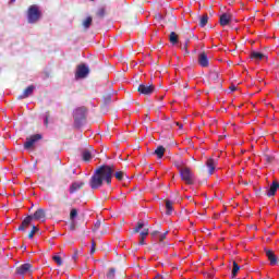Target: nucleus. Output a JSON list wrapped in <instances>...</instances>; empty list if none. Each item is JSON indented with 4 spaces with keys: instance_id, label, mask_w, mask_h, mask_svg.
<instances>
[{
    "instance_id": "1",
    "label": "nucleus",
    "mask_w": 279,
    "mask_h": 279,
    "mask_svg": "<svg viewBox=\"0 0 279 279\" xmlns=\"http://www.w3.org/2000/svg\"><path fill=\"white\" fill-rule=\"evenodd\" d=\"M112 175H114V165H102L98 167L89 180V186L94 191L101 189L104 182L112 184Z\"/></svg>"
},
{
    "instance_id": "2",
    "label": "nucleus",
    "mask_w": 279,
    "mask_h": 279,
    "mask_svg": "<svg viewBox=\"0 0 279 279\" xmlns=\"http://www.w3.org/2000/svg\"><path fill=\"white\" fill-rule=\"evenodd\" d=\"M26 16H27V23H29L31 25H34L38 23L40 19H43V11H40V7H38V4H32L27 9Z\"/></svg>"
},
{
    "instance_id": "3",
    "label": "nucleus",
    "mask_w": 279,
    "mask_h": 279,
    "mask_svg": "<svg viewBox=\"0 0 279 279\" xmlns=\"http://www.w3.org/2000/svg\"><path fill=\"white\" fill-rule=\"evenodd\" d=\"M179 175L185 184L193 185L195 184V174L193 171H191V168L184 167V168H179Z\"/></svg>"
},
{
    "instance_id": "4",
    "label": "nucleus",
    "mask_w": 279,
    "mask_h": 279,
    "mask_svg": "<svg viewBox=\"0 0 279 279\" xmlns=\"http://www.w3.org/2000/svg\"><path fill=\"white\" fill-rule=\"evenodd\" d=\"M86 112H88L86 107H78L77 109H75L74 121H75L76 125H80L82 123V121H84V119H86Z\"/></svg>"
},
{
    "instance_id": "5",
    "label": "nucleus",
    "mask_w": 279,
    "mask_h": 279,
    "mask_svg": "<svg viewBox=\"0 0 279 279\" xmlns=\"http://www.w3.org/2000/svg\"><path fill=\"white\" fill-rule=\"evenodd\" d=\"M88 73H90V70L86 64H78L75 72L76 80H84L85 77H88Z\"/></svg>"
},
{
    "instance_id": "6",
    "label": "nucleus",
    "mask_w": 279,
    "mask_h": 279,
    "mask_svg": "<svg viewBox=\"0 0 279 279\" xmlns=\"http://www.w3.org/2000/svg\"><path fill=\"white\" fill-rule=\"evenodd\" d=\"M41 138L43 135L40 134H35L26 138V142L24 143V149H32V147H34V144L38 143V141H40Z\"/></svg>"
},
{
    "instance_id": "7",
    "label": "nucleus",
    "mask_w": 279,
    "mask_h": 279,
    "mask_svg": "<svg viewBox=\"0 0 279 279\" xmlns=\"http://www.w3.org/2000/svg\"><path fill=\"white\" fill-rule=\"evenodd\" d=\"M34 266L29 263L22 264L20 267L16 268V274L19 276H25L27 274H32Z\"/></svg>"
},
{
    "instance_id": "8",
    "label": "nucleus",
    "mask_w": 279,
    "mask_h": 279,
    "mask_svg": "<svg viewBox=\"0 0 279 279\" xmlns=\"http://www.w3.org/2000/svg\"><path fill=\"white\" fill-rule=\"evenodd\" d=\"M137 90H138V93H141V95H151L154 93V90H156V86L141 84L138 86Z\"/></svg>"
},
{
    "instance_id": "9",
    "label": "nucleus",
    "mask_w": 279,
    "mask_h": 279,
    "mask_svg": "<svg viewBox=\"0 0 279 279\" xmlns=\"http://www.w3.org/2000/svg\"><path fill=\"white\" fill-rule=\"evenodd\" d=\"M31 217H33V220L35 219L36 221H45V219H47V211H45L43 208H39Z\"/></svg>"
},
{
    "instance_id": "10",
    "label": "nucleus",
    "mask_w": 279,
    "mask_h": 279,
    "mask_svg": "<svg viewBox=\"0 0 279 279\" xmlns=\"http://www.w3.org/2000/svg\"><path fill=\"white\" fill-rule=\"evenodd\" d=\"M32 221H34V217L32 216H27L26 218H24V220L22 221L21 226L17 228V230L20 232H25L27 230V228H29Z\"/></svg>"
},
{
    "instance_id": "11",
    "label": "nucleus",
    "mask_w": 279,
    "mask_h": 279,
    "mask_svg": "<svg viewBox=\"0 0 279 279\" xmlns=\"http://www.w3.org/2000/svg\"><path fill=\"white\" fill-rule=\"evenodd\" d=\"M198 64L203 69H207V66H209L208 54L206 52L203 51L198 54Z\"/></svg>"
},
{
    "instance_id": "12",
    "label": "nucleus",
    "mask_w": 279,
    "mask_h": 279,
    "mask_svg": "<svg viewBox=\"0 0 279 279\" xmlns=\"http://www.w3.org/2000/svg\"><path fill=\"white\" fill-rule=\"evenodd\" d=\"M268 260L270 262V265H278V257L276 256V254L269 250V248H265L264 250Z\"/></svg>"
},
{
    "instance_id": "13",
    "label": "nucleus",
    "mask_w": 279,
    "mask_h": 279,
    "mask_svg": "<svg viewBox=\"0 0 279 279\" xmlns=\"http://www.w3.org/2000/svg\"><path fill=\"white\" fill-rule=\"evenodd\" d=\"M34 90H36V86L29 85L24 89L23 94L17 97V99H27V97L34 95Z\"/></svg>"
},
{
    "instance_id": "14",
    "label": "nucleus",
    "mask_w": 279,
    "mask_h": 279,
    "mask_svg": "<svg viewBox=\"0 0 279 279\" xmlns=\"http://www.w3.org/2000/svg\"><path fill=\"white\" fill-rule=\"evenodd\" d=\"M279 190V182L278 181H272L270 184V187L267 190V197H274Z\"/></svg>"
},
{
    "instance_id": "15",
    "label": "nucleus",
    "mask_w": 279,
    "mask_h": 279,
    "mask_svg": "<svg viewBox=\"0 0 279 279\" xmlns=\"http://www.w3.org/2000/svg\"><path fill=\"white\" fill-rule=\"evenodd\" d=\"M219 23L221 27H226V25H230V23H232V15L228 13H223L222 15H220Z\"/></svg>"
},
{
    "instance_id": "16",
    "label": "nucleus",
    "mask_w": 279,
    "mask_h": 279,
    "mask_svg": "<svg viewBox=\"0 0 279 279\" xmlns=\"http://www.w3.org/2000/svg\"><path fill=\"white\" fill-rule=\"evenodd\" d=\"M85 185H86L85 182H80V183L74 182L70 186V193L73 195V193H76L77 191L84 189Z\"/></svg>"
},
{
    "instance_id": "17",
    "label": "nucleus",
    "mask_w": 279,
    "mask_h": 279,
    "mask_svg": "<svg viewBox=\"0 0 279 279\" xmlns=\"http://www.w3.org/2000/svg\"><path fill=\"white\" fill-rule=\"evenodd\" d=\"M262 160H264V162H266L267 165H271V162L276 160V156L271 153H264L262 155Z\"/></svg>"
},
{
    "instance_id": "18",
    "label": "nucleus",
    "mask_w": 279,
    "mask_h": 279,
    "mask_svg": "<svg viewBox=\"0 0 279 279\" xmlns=\"http://www.w3.org/2000/svg\"><path fill=\"white\" fill-rule=\"evenodd\" d=\"M149 235V229L148 228H144L141 233H140V245H145V239Z\"/></svg>"
},
{
    "instance_id": "19",
    "label": "nucleus",
    "mask_w": 279,
    "mask_h": 279,
    "mask_svg": "<svg viewBox=\"0 0 279 279\" xmlns=\"http://www.w3.org/2000/svg\"><path fill=\"white\" fill-rule=\"evenodd\" d=\"M250 59L260 61V60L265 59V53L252 51L250 54Z\"/></svg>"
},
{
    "instance_id": "20",
    "label": "nucleus",
    "mask_w": 279,
    "mask_h": 279,
    "mask_svg": "<svg viewBox=\"0 0 279 279\" xmlns=\"http://www.w3.org/2000/svg\"><path fill=\"white\" fill-rule=\"evenodd\" d=\"M92 158H93V153H90V150L84 149L82 151V159L84 160V162H90Z\"/></svg>"
},
{
    "instance_id": "21",
    "label": "nucleus",
    "mask_w": 279,
    "mask_h": 279,
    "mask_svg": "<svg viewBox=\"0 0 279 279\" xmlns=\"http://www.w3.org/2000/svg\"><path fill=\"white\" fill-rule=\"evenodd\" d=\"M165 151H167V149L165 148V146H158L156 149H155V153L154 155L157 156V158H162L165 156Z\"/></svg>"
},
{
    "instance_id": "22",
    "label": "nucleus",
    "mask_w": 279,
    "mask_h": 279,
    "mask_svg": "<svg viewBox=\"0 0 279 279\" xmlns=\"http://www.w3.org/2000/svg\"><path fill=\"white\" fill-rule=\"evenodd\" d=\"M206 166L208 168L209 175H213V173H215V159H208Z\"/></svg>"
},
{
    "instance_id": "23",
    "label": "nucleus",
    "mask_w": 279,
    "mask_h": 279,
    "mask_svg": "<svg viewBox=\"0 0 279 279\" xmlns=\"http://www.w3.org/2000/svg\"><path fill=\"white\" fill-rule=\"evenodd\" d=\"M198 25L199 27H206V25H208V14H204L199 17Z\"/></svg>"
},
{
    "instance_id": "24",
    "label": "nucleus",
    "mask_w": 279,
    "mask_h": 279,
    "mask_svg": "<svg viewBox=\"0 0 279 279\" xmlns=\"http://www.w3.org/2000/svg\"><path fill=\"white\" fill-rule=\"evenodd\" d=\"M173 213V202L166 201V215H171Z\"/></svg>"
},
{
    "instance_id": "25",
    "label": "nucleus",
    "mask_w": 279,
    "mask_h": 279,
    "mask_svg": "<svg viewBox=\"0 0 279 279\" xmlns=\"http://www.w3.org/2000/svg\"><path fill=\"white\" fill-rule=\"evenodd\" d=\"M92 25H93V17H92V16H87V17L83 21V27H84V29H89Z\"/></svg>"
},
{
    "instance_id": "26",
    "label": "nucleus",
    "mask_w": 279,
    "mask_h": 279,
    "mask_svg": "<svg viewBox=\"0 0 279 279\" xmlns=\"http://www.w3.org/2000/svg\"><path fill=\"white\" fill-rule=\"evenodd\" d=\"M169 41L171 43V45H178L179 43V37L175 34V32H171L169 35Z\"/></svg>"
},
{
    "instance_id": "27",
    "label": "nucleus",
    "mask_w": 279,
    "mask_h": 279,
    "mask_svg": "<svg viewBox=\"0 0 279 279\" xmlns=\"http://www.w3.org/2000/svg\"><path fill=\"white\" fill-rule=\"evenodd\" d=\"M209 80H210V82H219V72L211 71L209 73Z\"/></svg>"
},
{
    "instance_id": "28",
    "label": "nucleus",
    "mask_w": 279,
    "mask_h": 279,
    "mask_svg": "<svg viewBox=\"0 0 279 279\" xmlns=\"http://www.w3.org/2000/svg\"><path fill=\"white\" fill-rule=\"evenodd\" d=\"M241 270V266L236 262H233L232 278H236V274Z\"/></svg>"
},
{
    "instance_id": "29",
    "label": "nucleus",
    "mask_w": 279,
    "mask_h": 279,
    "mask_svg": "<svg viewBox=\"0 0 279 279\" xmlns=\"http://www.w3.org/2000/svg\"><path fill=\"white\" fill-rule=\"evenodd\" d=\"M189 43H191V38H185V41L181 44V49H183L185 53H189Z\"/></svg>"
},
{
    "instance_id": "30",
    "label": "nucleus",
    "mask_w": 279,
    "mask_h": 279,
    "mask_svg": "<svg viewBox=\"0 0 279 279\" xmlns=\"http://www.w3.org/2000/svg\"><path fill=\"white\" fill-rule=\"evenodd\" d=\"M144 227H145V222L138 221L135 228L133 229V232L138 233L141 232V230H143Z\"/></svg>"
},
{
    "instance_id": "31",
    "label": "nucleus",
    "mask_w": 279,
    "mask_h": 279,
    "mask_svg": "<svg viewBox=\"0 0 279 279\" xmlns=\"http://www.w3.org/2000/svg\"><path fill=\"white\" fill-rule=\"evenodd\" d=\"M96 16H98V19H104V16H106V8L98 9Z\"/></svg>"
},
{
    "instance_id": "32",
    "label": "nucleus",
    "mask_w": 279,
    "mask_h": 279,
    "mask_svg": "<svg viewBox=\"0 0 279 279\" xmlns=\"http://www.w3.org/2000/svg\"><path fill=\"white\" fill-rule=\"evenodd\" d=\"M114 178H117L119 180V182L123 181V178H125V172L123 171H117L114 173Z\"/></svg>"
},
{
    "instance_id": "33",
    "label": "nucleus",
    "mask_w": 279,
    "mask_h": 279,
    "mask_svg": "<svg viewBox=\"0 0 279 279\" xmlns=\"http://www.w3.org/2000/svg\"><path fill=\"white\" fill-rule=\"evenodd\" d=\"M40 229H38V227L34 226L32 227L31 232L28 233V239H34V234H36V232H38Z\"/></svg>"
},
{
    "instance_id": "34",
    "label": "nucleus",
    "mask_w": 279,
    "mask_h": 279,
    "mask_svg": "<svg viewBox=\"0 0 279 279\" xmlns=\"http://www.w3.org/2000/svg\"><path fill=\"white\" fill-rule=\"evenodd\" d=\"M116 274H117V269L116 268H110L109 271L107 272V278L108 279H114Z\"/></svg>"
},
{
    "instance_id": "35",
    "label": "nucleus",
    "mask_w": 279,
    "mask_h": 279,
    "mask_svg": "<svg viewBox=\"0 0 279 279\" xmlns=\"http://www.w3.org/2000/svg\"><path fill=\"white\" fill-rule=\"evenodd\" d=\"M75 217H77V209L72 208L71 211H70V220L75 221Z\"/></svg>"
},
{
    "instance_id": "36",
    "label": "nucleus",
    "mask_w": 279,
    "mask_h": 279,
    "mask_svg": "<svg viewBox=\"0 0 279 279\" xmlns=\"http://www.w3.org/2000/svg\"><path fill=\"white\" fill-rule=\"evenodd\" d=\"M52 260H54V263H57V265L59 266V267H62V257H60V256H58V255H54L53 257H52Z\"/></svg>"
},
{
    "instance_id": "37",
    "label": "nucleus",
    "mask_w": 279,
    "mask_h": 279,
    "mask_svg": "<svg viewBox=\"0 0 279 279\" xmlns=\"http://www.w3.org/2000/svg\"><path fill=\"white\" fill-rule=\"evenodd\" d=\"M97 244L95 243V240H92V248H90V254H95Z\"/></svg>"
},
{
    "instance_id": "38",
    "label": "nucleus",
    "mask_w": 279,
    "mask_h": 279,
    "mask_svg": "<svg viewBox=\"0 0 279 279\" xmlns=\"http://www.w3.org/2000/svg\"><path fill=\"white\" fill-rule=\"evenodd\" d=\"M78 256H80V251L74 250V254L72 255V259L74 263H75V260H77Z\"/></svg>"
},
{
    "instance_id": "39",
    "label": "nucleus",
    "mask_w": 279,
    "mask_h": 279,
    "mask_svg": "<svg viewBox=\"0 0 279 279\" xmlns=\"http://www.w3.org/2000/svg\"><path fill=\"white\" fill-rule=\"evenodd\" d=\"M49 112L46 113L45 120H44V124L46 125V128H49Z\"/></svg>"
},
{
    "instance_id": "40",
    "label": "nucleus",
    "mask_w": 279,
    "mask_h": 279,
    "mask_svg": "<svg viewBox=\"0 0 279 279\" xmlns=\"http://www.w3.org/2000/svg\"><path fill=\"white\" fill-rule=\"evenodd\" d=\"M76 229H77V227H76V225H75V220H71L70 230H71L72 232H74V230H76Z\"/></svg>"
},
{
    "instance_id": "41",
    "label": "nucleus",
    "mask_w": 279,
    "mask_h": 279,
    "mask_svg": "<svg viewBox=\"0 0 279 279\" xmlns=\"http://www.w3.org/2000/svg\"><path fill=\"white\" fill-rule=\"evenodd\" d=\"M167 234H169V231H166L159 236V243H162L163 239H167Z\"/></svg>"
},
{
    "instance_id": "42",
    "label": "nucleus",
    "mask_w": 279,
    "mask_h": 279,
    "mask_svg": "<svg viewBox=\"0 0 279 279\" xmlns=\"http://www.w3.org/2000/svg\"><path fill=\"white\" fill-rule=\"evenodd\" d=\"M99 226H101V222H97V223L95 225L94 231L99 230Z\"/></svg>"
},
{
    "instance_id": "43",
    "label": "nucleus",
    "mask_w": 279,
    "mask_h": 279,
    "mask_svg": "<svg viewBox=\"0 0 279 279\" xmlns=\"http://www.w3.org/2000/svg\"><path fill=\"white\" fill-rule=\"evenodd\" d=\"M175 125H178L179 130H182L183 125L180 122H175Z\"/></svg>"
},
{
    "instance_id": "44",
    "label": "nucleus",
    "mask_w": 279,
    "mask_h": 279,
    "mask_svg": "<svg viewBox=\"0 0 279 279\" xmlns=\"http://www.w3.org/2000/svg\"><path fill=\"white\" fill-rule=\"evenodd\" d=\"M174 165H175V167H177L179 170L182 169V166H180V165L178 163V161H175Z\"/></svg>"
},
{
    "instance_id": "45",
    "label": "nucleus",
    "mask_w": 279,
    "mask_h": 279,
    "mask_svg": "<svg viewBox=\"0 0 279 279\" xmlns=\"http://www.w3.org/2000/svg\"><path fill=\"white\" fill-rule=\"evenodd\" d=\"M159 232L158 231H153L150 234L151 236H156Z\"/></svg>"
},
{
    "instance_id": "46",
    "label": "nucleus",
    "mask_w": 279,
    "mask_h": 279,
    "mask_svg": "<svg viewBox=\"0 0 279 279\" xmlns=\"http://www.w3.org/2000/svg\"><path fill=\"white\" fill-rule=\"evenodd\" d=\"M63 199H69V195L66 193L63 194Z\"/></svg>"
},
{
    "instance_id": "47",
    "label": "nucleus",
    "mask_w": 279,
    "mask_h": 279,
    "mask_svg": "<svg viewBox=\"0 0 279 279\" xmlns=\"http://www.w3.org/2000/svg\"><path fill=\"white\" fill-rule=\"evenodd\" d=\"M230 88H231L232 92L236 90L235 86H231Z\"/></svg>"
},
{
    "instance_id": "48",
    "label": "nucleus",
    "mask_w": 279,
    "mask_h": 279,
    "mask_svg": "<svg viewBox=\"0 0 279 279\" xmlns=\"http://www.w3.org/2000/svg\"><path fill=\"white\" fill-rule=\"evenodd\" d=\"M22 250H27V246H22Z\"/></svg>"
},
{
    "instance_id": "49",
    "label": "nucleus",
    "mask_w": 279,
    "mask_h": 279,
    "mask_svg": "<svg viewBox=\"0 0 279 279\" xmlns=\"http://www.w3.org/2000/svg\"><path fill=\"white\" fill-rule=\"evenodd\" d=\"M14 1H16V0H11L10 3H14Z\"/></svg>"
},
{
    "instance_id": "50",
    "label": "nucleus",
    "mask_w": 279,
    "mask_h": 279,
    "mask_svg": "<svg viewBox=\"0 0 279 279\" xmlns=\"http://www.w3.org/2000/svg\"><path fill=\"white\" fill-rule=\"evenodd\" d=\"M108 101H110V96L107 98Z\"/></svg>"
},
{
    "instance_id": "51",
    "label": "nucleus",
    "mask_w": 279,
    "mask_h": 279,
    "mask_svg": "<svg viewBox=\"0 0 279 279\" xmlns=\"http://www.w3.org/2000/svg\"><path fill=\"white\" fill-rule=\"evenodd\" d=\"M90 1H95V0H90Z\"/></svg>"
}]
</instances>
